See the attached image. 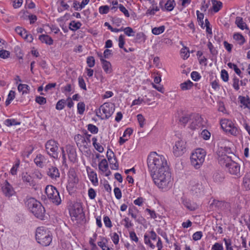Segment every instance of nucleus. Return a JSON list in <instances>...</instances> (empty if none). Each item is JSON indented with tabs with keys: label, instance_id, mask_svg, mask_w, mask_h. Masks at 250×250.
<instances>
[{
	"label": "nucleus",
	"instance_id": "nucleus-22",
	"mask_svg": "<svg viewBox=\"0 0 250 250\" xmlns=\"http://www.w3.org/2000/svg\"><path fill=\"white\" fill-rule=\"evenodd\" d=\"M235 23L237 26L242 30H244V29L247 30L249 29L246 23L243 21L242 18L240 17H237L236 18Z\"/></svg>",
	"mask_w": 250,
	"mask_h": 250
},
{
	"label": "nucleus",
	"instance_id": "nucleus-13",
	"mask_svg": "<svg viewBox=\"0 0 250 250\" xmlns=\"http://www.w3.org/2000/svg\"><path fill=\"white\" fill-rule=\"evenodd\" d=\"M1 190L3 194L7 197H10L15 193L14 188L6 180L1 185Z\"/></svg>",
	"mask_w": 250,
	"mask_h": 250
},
{
	"label": "nucleus",
	"instance_id": "nucleus-44",
	"mask_svg": "<svg viewBox=\"0 0 250 250\" xmlns=\"http://www.w3.org/2000/svg\"><path fill=\"white\" fill-rule=\"evenodd\" d=\"M85 104L83 102H80L77 104L78 112L79 114H83L85 110Z\"/></svg>",
	"mask_w": 250,
	"mask_h": 250
},
{
	"label": "nucleus",
	"instance_id": "nucleus-10",
	"mask_svg": "<svg viewBox=\"0 0 250 250\" xmlns=\"http://www.w3.org/2000/svg\"><path fill=\"white\" fill-rule=\"evenodd\" d=\"M221 125L222 129L226 132L229 133L230 134L236 136L238 133L237 128L234 125L231 121L224 119L221 121Z\"/></svg>",
	"mask_w": 250,
	"mask_h": 250
},
{
	"label": "nucleus",
	"instance_id": "nucleus-63",
	"mask_svg": "<svg viewBox=\"0 0 250 250\" xmlns=\"http://www.w3.org/2000/svg\"><path fill=\"white\" fill-rule=\"evenodd\" d=\"M98 245L101 247L103 250H113V249L107 247L105 243L103 241L98 242Z\"/></svg>",
	"mask_w": 250,
	"mask_h": 250
},
{
	"label": "nucleus",
	"instance_id": "nucleus-28",
	"mask_svg": "<svg viewBox=\"0 0 250 250\" xmlns=\"http://www.w3.org/2000/svg\"><path fill=\"white\" fill-rule=\"evenodd\" d=\"M233 39L237 42V43L240 45L243 44L245 42V39L243 36L239 33L234 34Z\"/></svg>",
	"mask_w": 250,
	"mask_h": 250
},
{
	"label": "nucleus",
	"instance_id": "nucleus-31",
	"mask_svg": "<svg viewBox=\"0 0 250 250\" xmlns=\"http://www.w3.org/2000/svg\"><path fill=\"white\" fill-rule=\"evenodd\" d=\"M68 181L69 183L75 184L78 182V179L74 171H70L68 175Z\"/></svg>",
	"mask_w": 250,
	"mask_h": 250
},
{
	"label": "nucleus",
	"instance_id": "nucleus-8",
	"mask_svg": "<svg viewBox=\"0 0 250 250\" xmlns=\"http://www.w3.org/2000/svg\"><path fill=\"white\" fill-rule=\"evenodd\" d=\"M59 144L54 140H49L45 143V150L51 157L57 159L59 157Z\"/></svg>",
	"mask_w": 250,
	"mask_h": 250
},
{
	"label": "nucleus",
	"instance_id": "nucleus-49",
	"mask_svg": "<svg viewBox=\"0 0 250 250\" xmlns=\"http://www.w3.org/2000/svg\"><path fill=\"white\" fill-rule=\"evenodd\" d=\"M201 136L204 140H208L210 137V133L208 130L204 129L201 133Z\"/></svg>",
	"mask_w": 250,
	"mask_h": 250
},
{
	"label": "nucleus",
	"instance_id": "nucleus-27",
	"mask_svg": "<svg viewBox=\"0 0 250 250\" xmlns=\"http://www.w3.org/2000/svg\"><path fill=\"white\" fill-rule=\"evenodd\" d=\"M99 168L103 172H106L108 168V163L106 159H103L99 164Z\"/></svg>",
	"mask_w": 250,
	"mask_h": 250
},
{
	"label": "nucleus",
	"instance_id": "nucleus-29",
	"mask_svg": "<svg viewBox=\"0 0 250 250\" xmlns=\"http://www.w3.org/2000/svg\"><path fill=\"white\" fill-rule=\"evenodd\" d=\"M18 90L19 92H22V94L29 93L30 87L25 84H20L18 86Z\"/></svg>",
	"mask_w": 250,
	"mask_h": 250
},
{
	"label": "nucleus",
	"instance_id": "nucleus-45",
	"mask_svg": "<svg viewBox=\"0 0 250 250\" xmlns=\"http://www.w3.org/2000/svg\"><path fill=\"white\" fill-rule=\"evenodd\" d=\"M239 80L236 76H234L232 79V86L235 90H238L239 87Z\"/></svg>",
	"mask_w": 250,
	"mask_h": 250
},
{
	"label": "nucleus",
	"instance_id": "nucleus-16",
	"mask_svg": "<svg viewBox=\"0 0 250 250\" xmlns=\"http://www.w3.org/2000/svg\"><path fill=\"white\" fill-rule=\"evenodd\" d=\"M34 162L38 167H43L49 162V160L44 156L40 154L34 159Z\"/></svg>",
	"mask_w": 250,
	"mask_h": 250
},
{
	"label": "nucleus",
	"instance_id": "nucleus-42",
	"mask_svg": "<svg viewBox=\"0 0 250 250\" xmlns=\"http://www.w3.org/2000/svg\"><path fill=\"white\" fill-rule=\"evenodd\" d=\"M109 162L110 165V168L112 169L117 170L118 169L119 165L116 157H114V159H112V160L109 161Z\"/></svg>",
	"mask_w": 250,
	"mask_h": 250
},
{
	"label": "nucleus",
	"instance_id": "nucleus-2",
	"mask_svg": "<svg viewBox=\"0 0 250 250\" xmlns=\"http://www.w3.org/2000/svg\"><path fill=\"white\" fill-rule=\"evenodd\" d=\"M218 160L220 164L225 166L228 172L235 178L240 177L243 174L244 170L241 168L240 165L223 152L221 153L219 152Z\"/></svg>",
	"mask_w": 250,
	"mask_h": 250
},
{
	"label": "nucleus",
	"instance_id": "nucleus-37",
	"mask_svg": "<svg viewBox=\"0 0 250 250\" xmlns=\"http://www.w3.org/2000/svg\"><path fill=\"white\" fill-rule=\"evenodd\" d=\"M81 23L80 22H75L72 21L69 25V29L72 31H76L79 29L81 26Z\"/></svg>",
	"mask_w": 250,
	"mask_h": 250
},
{
	"label": "nucleus",
	"instance_id": "nucleus-43",
	"mask_svg": "<svg viewBox=\"0 0 250 250\" xmlns=\"http://www.w3.org/2000/svg\"><path fill=\"white\" fill-rule=\"evenodd\" d=\"M189 119H191V116L189 115H185L180 118L179 122L181 124L185 125L188 122Z\"/></svg>",
	"mask_w": 250,
	"mask_h": 250
},
{
	"label": "nucleus",
	"instance_id": "nucleus-59",
	"mask_svg": "<svg viewBox=\"0 0 250 250\" xmlns=\"http://www.w3.org/2000/svg\"><path fill=\"white\" fill-rule=\"evenodd\" d=\"M210 5L209 0H208L207 2L205 0L202 3V6L201 7V10L202 11L205 12L207 9L208 8L209 6Z\"/></svg>",
	"mask_w": 250,
	"mask_h": 250
},
{
	"label": "nucleus",
	"instance_id": "nucleus-20",
	"mask_svg": "<svg viewBox=\"0 0 250 250\" xmlns=\"http://www.w3.org/2000/svg\"><path fill=\"white\" fill-rule=\"evenodd\" d=\"M182 203L187 209L191 211L195 210L198 207L196 204L188 199H183Z\"/></svg>",
	"mask_w": 250,
	"mask_h": 250
},
{
	"label": "nucleus",
	"instance_id": "nucleus-4",
	"mask_svg": "<svg viewBox=\"0 0 250 250\" xmlns=\"http://www.w3.org/2000/svg\"><path fill=\"white\" fill-rule=\"evenodd\" d=\"M26 204L28 209L35 217L41 220H44L45 210L40 202L31 198L27 200Z\"/></svg>",
	"mask_w": 250,
	"mask_h": 250
},
{
	"label": "nucleus",
	"instance_id": "nucleus-12",
	"mask_svg": "<svg viewBox=\"0 0 250 250\" xmlns=\"http://www.w3.org/2000/svg\"><path fill=\"white\" fill-rule=\"evenodd\" d=\"M70 214L75 220H83L84 218V214L81 206L78 204L73 206L70 210Z\"/></svg>",
	"mask_w": 250,
	"mask_h": 250
},
{
	"label": "nucleus",
	"instance_id": "nucleus-34",
	"mask_svg": "<svg viewBox=\"0 0 250 250\" xmlns=\"http://www.w3.org/2000/svg\"><path fill=\"white\" fill-rule=\"evenodd\" d=\"M120 29H122L121 31H124L125 34L127 36H134L135 31L130 27H126L125 28L122 27L120 28Z\"/></svg>",
	"mask_w": 250,
	"mask_h": 250
},
{
	"label": "nucleus",
	"instance_id": "nucleus-40",
	"mask_svg": "<svg viewBox=\"0 0 250 250\" xmlns=\"http://www.w3.org/2000/svg\"><path fill=\"white\" fill-rule=\"evenodd\" d=\"M181 55L182 58L185 60L188 59L189 56V52L188 48L185 47L181 50Z\"/></svg>",
	"mask_w": 250,
	"mask_h": 250
},
{
	"label": "nucleus",
	"instance_id": "nucleus-21",
	"mask_svg": "<svg viewBox=\"0 0 250 250\" xmlns=\"http://www.w3.org/2000/svg\"><path fill=\"white\" fill-rule=\"evenodd\" d=\"M87 171L89 179L90 181L94 185H97L98 184V180L96 173L90 169H89V170L87 169Z\"/></svg>",
	"mask_w": 250,
	"mask_h": 250
},
{
	"label": "nucleus",
	"instance_id": "nucleus-58",
	"mask_svg": "<svg viewBox=\"0 0 250 250\" xmlns=\"http://www.w3.org/2000/svg\"><path fill=\"white\" fill-rule=\"evenodd\" d=\"M10 56V52L6 50H1L0 51V57L2 59L8 58Z\"/></svg>",
	"mask_w": 250,
	"mask_h": 250
},
{
	"label": "nucleus",
	"instance_id": "nucleus-17",
	"mask_svg": "<svg viewBox=\"0 0 250 250\" xmlns=\"http://www.w3.org/2000/svg\"><path fill=\"white\" fill-rule=\"evenodd\" d=\"M192 120V122L190 125V127L191 129H196L198 127H199L202 125L201 121L202 120V119L201 117L199 115H195L193 117Z\"/></svg>",
	"mask_w": 250,
	"mask_h": 250
},
{
	"label": "nucleus",
	"instance_id": "nucleus-35",
	"mask_svg": "<svg viewBox=\"0 0 250 250\" xmlns=\"http://www.w3.org/2000/svg\"><path fill=\"white\" fill-rule=\"evenodd\" d=\"M21 122L17 121L14 119H8L4 121V125L7 126H11L12 125H20Z\"/></svg>",
	"mask_w": 250,
	"mask_h": 250
},
{
	"label": "nucleus",
	"instance_id": "nucleus-32",
	"mask_svg": "<svg viewBox=\"0 0 250 250\" xmlns=\"http://www.w3.org/2000/svg\"><path fill=\"white\" fill-rule=\"evenodd\" d=\"M212 9L214 12H217L219 11L222 6V3L219 1L215 0H212Z\"/></svg>",
	"mask_w": 250,
	"mask_h": 250
},
{
	"label": "nucleus",
	"instance_id": "nucleus-6",
	"mask_svg": "<svg viewBox=\"0 0 250 250\" xmlns=\"http://www.w3.org/2000/svg\"><path fill=\"white\" fill-rule=\"evenodd\" d=\"M206 155V151L202 148L196 149L190 156L191 164L196 169H198L203 164Z\"/></svg>",
	"mask_w": 250,
	"mask_h": 250
},
{
	"label": "nucleus",
	"instance_id": "nucleus-33",
	"mask_svg": "<svg viewBox=\"0 0 250 250\" xmlns=\"http://www.w3.org/2000/svg\"><path fill=\"white\" fill-rule=\"evenodd\" d=\"M22 180L23 182L28 184L30 186L33 184V179L32 177L27 173L22 174Z\"/></svg>",
	"mask_w": 250,
	"mask_h": 250
},
{
	"label": "nucleus",
	"instance_id": "nucleus-54",
	"mask_svg": "<svg viewBox=\"0 0 250 250\" xmlns=\"http://www.w3.org/2000/svg\"><path fill=\"white\" fill-rule=\"evenodd\" d=\"M138 121L139 123L140 126L143 127L145 125V119L142 114H138L137 116Z\"/></svg>",
	"mask_w": 250,
	"mask_h": 250
},
{
	"label": "nucleus",
	"instance_id": "nucleus-50",
	"mask_svg": "<svg viewBox=\"0 0 250 250\" xmlns=\"http://www.w3.org/2000/svg\"><path fill=\"white\" fill-rule=\"evenodd\" d=\"M15 31L18 34L21 35L23 38L27 32L24 29L20 27H17L15 29Z\"/></svg>",
	"mask_w": 250,
	"mask_h": 250
},
{
	"label": "nucleus",
	"instance_id": "nucleus-14",
	"mask_svg": "<svg viewBox=\"0 0 250 250\" xmlns=\"http://www.w3.org/2000/svg\"><path fill=\"white\" fill-rule=\"evenodd\" d=\"M190 190L193 194L198 195L203 191V187L201 183L192 181L190 183Z\"/></svg>",
	"mask_w": 250,
	"mask_h": 250
},
{
	"label": "nucleus",
	"instance_id": "nucleus-41",
	"mask_svg": "<svg viewBox=\"0 0 250 250\" xmlns=\"http://www.w3.org/2000/svg\"><path fill=\"white\" fill-rule=\"evenodd\" d=\"M228 66L230 68L233 69V70H234L235 72L238 75H239L240 77H242V76H241V70H240V69H239L238 68V67L237 66V65L235 64L232 63L231 62H229L228 63Z\"/></svg>",
	"mask_w": 250,
	"mask_h": 250
},
{
	"label": "nucleus",
	"instance_id": "nucleus-53",
	"mask_svg": "<svg viewBox=\"0 0 250 250\" xmlns=\"http://www.w3.org/2000/svg\"><path fill=\"white\" fill-rule=\"evenodd\" d=\"M86 62L89 67H93L95 63L94 58L92 56L87 57Z\"/></svg>",
	"mask_w": 250,
	"mask_h": 250
},
{
	"label": "nucleus",
	"instance_id": "nucleus-19",
	"mask_svg": "<svg viewBox=\"0 0 250 250\" xmlns=\"http://www.w3.org/2000/svg\"><path fill=\"white\" fill-rule=\"evenodd\" d=\"M66 151L69 159L71 161H75L77 157L75 149L71 146H66Z\"/></svg>",
	"mask_w": 250,
	"mask_h": 250
},
{
	"label": "nucleus",
	"instance_id": "nucleus-30",
	"mask_svg": "<svg viewBox=\"0 0 250 250\" xmlns=\"http://www.w3.org/2000/svg\"><path fill=\"white\" fill-rule=\"evenodd\" d=\"M175 5L174 0H167L165 4V8L167 11H171L173 9Z\"/></svg>",
	"mask_w": 250,
	"mask_h": 250
},
{
	"label": "nucleus",
	"instance_id": "nucleus-3",
	"mask_svg": "<svg viewBox=\"0 0 250 250\" xmlns=\"http://www.w3.org/2000/svg\"><path fill=\"white\" fill-rule=\"evenodd\" d=\"M155 184L164 191L169 190L172 186L171 173L169 169L162 172H157L151 175Z\"/></svg>",
	"mask_w": 250,
	"mask_h": 250
},
{
	"label": "nucleus",
	"instance_id": "nucleus-56",
	"mask_svg": "<svg viewBox=\"0 0 250 250\" xmlns=\"http://www.w3.org/2000/svg\"><path fill=\"white\" fill-rule=\"evenodd\" d=\"M122 221L125 222L124 226L126 229H129L133 226V224L129 221L128 217H125Z\"/></svg>",
	"mask_w": 250,
	"mask_h": 250
},
{
	"label": "nucleus",
	"instance_id": "nucleus-60",
	"mask_svg": "<svg viewBox=\"0 0 250 250\" xmlns=\"http://www.w3.org/2000/svg\"><path fill=\"white\" fill-rule=\"evenodd\" d=\"M119 8L120 10L123 12L125 16L126 17H129L130 15L128 11V10L125 8V7L122 4H120L119 6Z\"/></svg>",
	"mask_w": 250,
	"mask_h": 250
},
{
	"label": "nucleus",
	"instance_id": "nucleus-51",
	"mask_svg": "<svg viewBox=\"0 0 250 250\" xmlns=\"http://www.w3.org/2000/svg\"><path fill=\"white\" fill-rule=\"evenodd\" d=\"M87 129L92 133L96 134L98 132V128L92 124H89L87 125Z\"/></svg>",
	"mask_w": 250,
	"mask_h": 250
},
{
	"label": "nucleus",
	"instance_id": "nucleus-64",
	"mask_svg": "<svg viewBox=\"0 0 250 250\" xmlns=\"http://www.w3.org/2000/svg\"><path fill=\"white\" fill-rule=\"evenodd\" d=\"M212 250H223V247L222 244L215 243L212 247Z\"/></svg>",
	"mask_w": 250,
	"mask_h": 250
},
{
	"label": "nucleus",
	"instance_id": "nucleus-15",
	"mask_svg": "<svg viewBox=\"0 0 250 250\" xmlns=\"http://www.w3.org/2000/svg\"><path fill=\"white\" fill-rule=\"evenodd\" d=\"M47 175L53 180L57 181L60 177L59 169L55 167L52 166L48 169Z\"/></svg>",
	"mask_w": 250,
	"mask_h": 250
},
{
	"label": "nucleus",
	"instance_id": "nucleus-46",
	"mask_svg": "<svg viewBox=\"0 0 250 250\" xmlns=\"http://www.w3.org/2000/svg\"><path fill=\"white\" fill-rule=\"evenodd\" d=\"M65 103L66 101L63 99L59 100L56 104V108L59 110H62L64 108Z\"/></svg>",
	"mask_w": 250,
	"mask_h": 250
},
{
	"label": "nucleus",
	"instance_id": "nucleus-62",
	"mask_svg": "<svg viewBox=\"0 0 250 250\" xmlns=\"http://www.w3.org/2000/svg\"><path fill=\"white\" fill-rule=\"evenodd\" d=\"M109 11V7L107 5H104L100 7L99 12L102 14H107Z\"/></svg>",
	"mask_w": 250,
	"mask_h": 250
},
{
	"label": "nucleus",
	"instance_id": "nucleus-47",
	"mask_svg": "<svg viewBox=\"0 0 250 250\" xmlns=\"http://www.w3.org/2000/svg\"><path fill=\"white\" fill-rule=\"evenodd\" d=\"M197 19L198 21L199 22V24L201 25L202 28H203V25H204V14L203 13H200L199 11H197Z\"/></svg>",
	"mask_w": 250,
	"mask_h": 250
},
{
	"label": "nucleus",
	"instance_id": "nucleus-39",
	"mask_svg": "<svg viewBox=\"0 0 250 250\" xmlns=\"http://www.w3.org/2000/svg\"><path fill=\"white\" fill-rule=\"evenodd\" d=\"M15 97V92L13 90H10L5 102V105L8 106L11 103V102L14 100Z\"/></svg>",
	"mask_w": 250,
	"mask_h": 250
},
{
	"label": "nucleus",
	"instance_id": "nucleus-48",
	"mask_svg": "<svg viewBox=\"0 0 250 250\" xmlns=\"http://www.w3.org/2000/svg\"><path fill=\"white\" fill-rule=\"evenodd\" d=\"M125 43V42L124 41V36L123 35H121L119 37V46L121 48H123L125 51L127 52L128 51L126 49V48H124Z\"/></svg>",
	"mask_w": 250,
	"mask_h": 250
},
{
	"label": "nucleus",
	"instance_id": "nucleus-11",
	"mask_svg": "<svg viewBox=\"0 0 250 250\" xmlns=\"http://www.w3.org/2000/svg\"><path fill=\"white\" fill-rule=\"evenodd\" d=\"M186 151V142L182 140L176 141L173 146V153L176 157L182 156Z\"/></svg>",
	"mask_w": 250,
	"mask_h": 250
},
{
	"label": "nucleus",
	"instance_id": "nucleus-1",
	"mask_svg": "<svg viewBox=\"0 0 250 250\" xmlns=\"http://www.w3.org/2000/svg\"><path fill=\"white\" fill-rule=\"evenodd\" d=\"M147 162L151 175L169 169L165 157L158 155L155 152L150 153L148 156Z\"/></svg>",
	"mask_w": 250,
	"mask_h": 250
},
{
	"label": "nucleus",
	"instance_id": "nucleus-36",
	"mask_svg": "<svg viewBox=\"0 0 250 250\" xmlns=\"http://www.w3.org/2000/svg\"><path fill=\"white\" fill-rule=\"evenodd\" d=\"M93 142V145L94 146L95 148L99 152L102 153L104 151V147L100 145L99 144L97 143V139L95 137H93L92 139Z\"/></svg>",
	"mask_w": 250,
	"mask_h": 250
},
{
	"label": "nucleus",
	"instance_id": "nucleus-18",
	"mask_svg": "<svg viewBox=\"0 0 250 250\" xmlns=\"http://www.w3.org/2000/svg\"><path fill=\"white\" fill-rule=\"evenodd\" d=\"M101 62L102 63V67L104 71L106 74H110L112 72V65L110 62L102 57L100 59Z\"/></svg>",
	"mask_w": 250,
	"mask_h": 250
},
{
	"label": "nucleus",
	"instance_id": "nucleus-38",
	"mask_svg": "<svg viewBox=\"0 0 250 250\" xmlns=\"http://www.w3.org/2000/svg\"><path fill=\"white\" fill-rule=\"evenodd\" d=\"M165 29V27L162 25L158 27H154L152 29V33L156 35H159L164 32Z\"/></svg>",
	"mask_w": 250,
	"mask_h": 250
},
{
	"label": "nucleus",
	"instance_id": "nucleus-7",
	"mask_svg": "<svg viewBox=\"0 0 250 250\" xmlns=\"http://www.w3.org/2000/svg\"><path fill=\"white\" fill-rule=\"evenodd\" d=\"M45 193L48 199L52 203L59 205L61 203L62 200L59 193L56 188L52 185H48L45 188Z\"/></svg>",
	"mask_w": 250,
	"mask_h": 250
},
{
	"label": "nucleus",
	"instance_id": "nucleus-24",
	"mask_svg": "<svg viewBox=\"0 0 250 250\" xmlns=\"http://www.w3.org/2000/svg\"><path fill=\"white\" fill-rule=\"evenodd\" d=\"M193 86V83L190 80H188L180 84V87L182 91L190 89Z\"/></svg>",
	"mask_w": 250,
	"mask_h": 250
},
{
	"label": "nucleus",
	"instance_id": "nucleus-25",
	"mask_svg": "<svg viewBox=\"0 0 250 250\" xmlns=\"http://www.w3.org/2000/svg\"><path fill=\"white\" fill-rule=\"evenodd\" d=\"M241 104L244 106L245 108L250 109V99L246 98L244 96H239L238 97Z\"/></svg>",
	"mask_w": 250,
	"mask_h": 250
},
{
	"label": "nucleus",
	"instance_id": "nucleus-5",
	"mask_svg": "<svg viewBox=\"0 0 250 250\" xmlns=\"http://www.w3.org/2000/svg\"><path fill=\"white\" fill-rule=\"evenodd\" d=\"M35 237L37 242L45 247L49 246L52 240L51 232L43 227H38L36 229Z\"/></svg>",
	"mask_w": 250,
	"mask_h": 250
},
{
	"label": "nucleus",
	"instance_id": "nucleus-23",
	"mask_svg": "<svg viewBox=\"0 0 250 250\" xmlns=\"http://www.w3.org/2000/svg\"><path fill=\"white\" fill-rule=\"evenodd\" d=\"M39 39L42 42L48 45H51L53 43L52 39L47 35H41L39 36Z\"/></svg>",
	"mask_w": 250,
	"mask_h": 250
},
{
	"label": "nucleus",
	"instance_id": "nucleus-26",
	"mask_svg": "<svg viewBox=\"0 0 250 250\" xmlns=\"http://www.w3.org/2000/svg\"><path fill=\"white\" fill-rule=\"evenodd\" d=\"M152 6L146 11V14L154 15L155 12L159 10V8L156 6L155 1L153 0L151 2Z\"/></svg>",
	"mask_w": 250,
	"mask_h": 250
},
{
	"label": "nucleus",
	"instance_id": "nucleus-57",
	"mask_svg": "<svg viewBox=\"0 0 250 250\" xmlns=\"http://www.w3.org/2000/svg\"><path fill=\"white\" fill-rule=\"evenodd\" d=\"M221 78L224 82H228L229 80V74L225 69L222 70L221 72Z\"/></svg>",
	"mask_w": 250,
	"mask_h": 250
},
{
	"label": "nucleus",
	"instance_id": "nucleus-52",
	"mask_svg": "<svg viewBox=\"0 0 250 250\" xmlns=\"http://www.w3.org/2000/svg\"><path fill=\"white\" fill-rule=\"evenodd\" d=\"M20 164V161L19 160H18L16 163V164L13 166L12 167L10 172L12 175H16L17 173L18 168L19 167Z\"/></svg>",
	"mask_w": 250,
	"mask_h": 250
},
{
	"label": "nucleus",
	"instance_id": "nucleus-9",
	"mask_svg": "<svg viewBox=\"0 0 250 250\" xmlns=\"http://www.w3.org/2000/svg\"><path fill=\"white\" fill-rule=\"evenodd\" d=\"M114 110V104L110 103H105L100 107L99 109L96 110V113L97 116L99 117L100 116L99 114H102V111L103 113L105 115V118L108 119L112 115Z\"/></svg>",
	"mask_w": 250,
	"mask_h": 250
},
{
	"label": "nucleus",
	"instance_id": "nucleus-55",
	"mask_svg": "<svg viewBox=\"0 0 250 250\" xmlns=\"http://www.w3.org/2000/svg\"><path fill=\"white\" fill-rule=\"evenodd\" d=\"M78 82L79 86L83 89L86 90V84L84 82V80L82 77H79L78 78Z\"/></svg>",
	"mask_w": 250,
	"mask_h": 250
},
{
	"label": "nucleus",
	"instance_id": "nucleus-61",
	"mask_svg": "<svg viewBox=\"0 0 250 250\" xmlns=\"http://www.w3.org/2000/svg\"><path fill=\"white\" fill-rule=\"evenodd\" d=\"M111 239L114 244L117 245L118 244L119 236L117 233L114 232L111 234Z\"/></svg>",
	"mask_w": 250,
	"mask_h": 250
}]
</instances>
